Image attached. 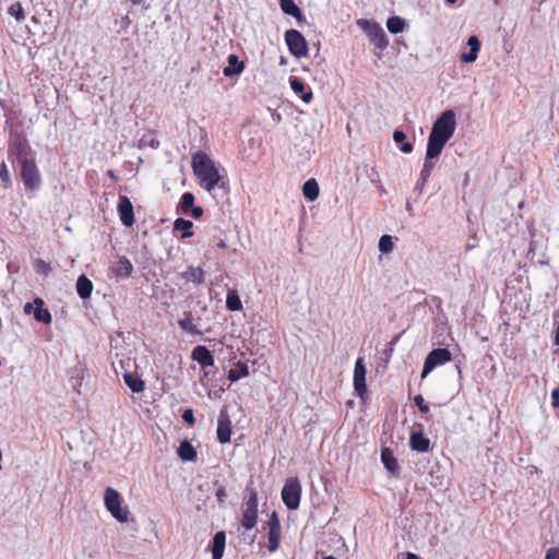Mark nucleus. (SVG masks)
I'll return each instance as SVG.
<instances>
[{
	"label": "nucleus",
	"mask_w": 559,
	"mask_h": 559,
	"mask_svg": "<svg viewBox=\"0 0 559 559\" xmlns=\"http://www.w3.org/2000/svg\"><path fill=\"white\" fill-rule=\"evenodd\" d=\"M215 496L217 498V500L219 502H224L226 497H227V492H226V489L223 485H219V487L217 488L216 492H215Z\"/></svg>",
	"instance_id": "37998d69"
},
{
	"label": "nucleus",
	"mask_w": 559,
	"mask_h": 559,
	"mask_svg": "<svg viewBox=\"0 0 559 559\" xmlns=\"http://www.w3.org/2000/svg\"><path fill=\"white\" fill-rule=\"evenodd\" d=\"M248 497L243 503L241 525L245 530H252L258 521V493L254 488H247Z\"/></svg>",
	"instance_id": "20e7f679"
},
{
	"label": "nucleus",
	"mask_w": 559,
	"mask_h": 559,
	"mask_svg": "<svg viewBox=\"0 0 559 559\" xmlns=\"http://www.w3.org/2000/svg\"><path fill=\"white\" fill-rule=\"evenodd\" d=\"M249 374V368L246 364L238 362V369H230L228 371V379L231 382L238 381L241 377Z\"/></svg>",
	"instance_id": "2f4dec72"
},
{
	"label": "nucleus",
	"mask_w": 559,
	"mask_h": 559,
	"mask_svg": "<svg viewBox=\"0 0 559 559\" xmlns=\"http://www.w3.org/2000/svg\"><path fill=\"white\" fill-rule=\"evenodd\" d=\"M323 559H336V558H334L333 556H326Z\"/></svg>",
	"instance_id": "052dcab7"
},
{
	"label": "nucleus",
	"mask_w": 559,
	"mask_h": 559,
	"mask_svg": "<svg viewBox=\"0 0 559 559\" xmlns=\"http://www.w3.org/2000/svg\"><path fill=\"white\" fill-rule=\"evenodd\" d=\"M401 151L405 154H409L413 152V144L409 142L402 143Z\"/></svg>",
	"instance_id": "de8ad7c7"
},
{
	"label": "nucleus",
	"mask_w": 559,
	"mask_h": 559,
	"mask_svg": "<svg viewBox=\"0 0 559 559\" xmlns=\"http://www.w3.org/2000/svg\"><path fill=\"white\" fill-rule=\"evenodd\" d=\"M193 203H194V195L190 192L183 193L181 197V200H180L181 211L187 213L189 210H191L193 207Z\"/></svg>",
	"instance_id": "473e14b6"
},
{
	"label": "nucleus",
	"mask_w": 559,
	"mask_h": 559,
	"mask_svg": "<svg viewBox=\"0 0 559 559\" xmlns=\"http://www.w3.org/2000/svg\"><path fill=\"white\" fill-rule=\"evenodd\" d=\"M227 61L228 66L223 70L225 76L238 75L243 71L245 64L236 55H229Z\"/></svg>",
	"instance_id": "412c9836"
},
{
	"label": "nucleus",
	"mask_w": 559,
	"mask_h": 559,
	"mask_svg": "<svg viewBox=\"0 0 559 559\" xmlns=\"http://www.w3.org/2000/svg\"><path fill=\"white\" fill-rule=\"evenodd\" d=\"M406 210H407L408 212H411V211H412V204H411V202H406Z\"/></svg>",
	"instance_id": "13d9d810"
},
{
	"label": "nucleus",
	"mask_w": 559,
	"mask_h": 559,
	"mask_svg": "<svg viewBox=\"0 0 559 559\" xmlns=\"http://www.w3.org/2000/svg\"><path fill=\"white\" fill-rule=\"evenodd\" d=\"M302 193L305 198L313 201L319 195V186L314 179H309L304 183Z\"/></svg>",
	"instance_id": "bb28decb"
},
{
	"label": "nucleus",
	"mask_w": 559,
	"mask_h": 559,
	"mask_svg": "<svg viewBox=\"0 0 559 559\" xmlns=\"http://www.w3.org/2000/svg\"><path fill=\"white\" fill-rule=\"evenodd\" d=\"M231 428L230 419L225 409L221 411L218 423H217V439L221 443H227L230 441Z\"/></svg>",
	"instance_id": "2eb2a0df"
},
{
	"label": "nucleus",
	"mask_w": 559,
	"mask_h": 559,
	"mask_svg": "<svg viewBox=\"0 0 559 559\" xmlns=\"http://www.w3.org/2000/svg\"><path fill=\"white\" fill-rule=\"evenodd\" d=\"M179 326L188 332H194V325L192 324V320L190 318H185L178 321Z\"/></svg>",
	"instance_id": "ea45409f"
},
{
	"label": "nucleus",
	"mask_w": 559,
	"mask_h": 559,
	"mask_svg": "<svg viewBox=\"0 0 559 559\" xmlns=\"http://www.w3.org/2000/svg\"><path fill=\"white\" fill-rule=\"evenodd\" d=\"M177 453L182 461L187 462L194 461L197 457L195 449L187 440L180 442Z\"/></svg>",
	"instance_id": "b1692460"
},
{
	"label": "nucleus",
	"mask_w": 559,
	"mask_h": 559,
	"mask_svg": "<svg viewBox=\"0 0 559 559\" xmlns=\"http://www.w3.org/2000/svg\"><path fill=\"white\" fill-rule=\"evenodd\" d=\"M432 169L433 163L429 162V159L426 158L423 169L420 171V180L423 181V185H425L426 181L428 180Z\"/></svg>",
	"instance_id": "c9c22d12"
},
{
	"label": "nucleus",
	"mask_w": 559,
	"mask_h": 559,
	"mask_svg": "<svg viewBox=\"0 0 559 559\" xmlns=\"http://www.w3.org/2000/svg\"><path fill=\"white\" fill-rule=\"evenodd\" d=\"M379 250L383 253H388L393 249L392 237L389 235H383L379 240Z\"/></svg>",
	"instance_id": "f704fd0d"
},
{
	"label": "nucleus",
	"mask_w": 559,
	"mask_h": 559,
	"mask_svg": "<svg viewBox=\"0 0 559 559\" xmlns=\"http://www.w3.org/2000/svg\"><path fill=\"white\" fill-rule=\"evenodd\" d=\"M467 45L469 47V51L463 52L460 58L463 62L472 63L477 59V53L480 49V41L473 35L468 37Z\"/></svg>",
	"instance_id": "a211bd4d"
},
{
	"label": "nucleus",
	"mask_w": 559,
	"mask_h": 559,
	"mask_svg": "<svg viewBox=\"0 0 559 559\" xmlns=\"http://www.w3.org/2000/svg\"><path fill=\"white\" fill-rule=\"evenodd\" d=\"M406 559H419V557L415 554H412V552H407L406 554Z\"/></svg>",
	"instance_id": "603ef678"
},
{
	"label": "nucleus",
	"mask_w": 559,
	"mask_h": 559,
	"mask_svg": "<svg viewBox=\"0 0 559 559\" xmlns=\"http://www.w3.org/2000/svg\"><path fill=\"white\" fill-rule=\"evenodd\" d=\"M456 128L454 110L448 109L436 119L428 136L426 157L435 159L441 154L445 143L453 136Z\"/></svg>",
	"instance_id": "f257e3e1"
},
{
	"label": "nucleus",
	"mask_w": 559,
	"mask_h": 559,
	"mask_svg": "<svg viewBox=\"0 0 559 559\" xmlns=\"http://www.w3.org/2000/svg\"><path fill=\"white\" fill-rule=\"evenodd\" d=\"M93 290L92 282L84 275H80L76 281V292L82 299L91 297Z\"/></svg>",
	"instance_id": "5701e85b"
},
{
	"label": "nucleus",
	"mask_w": 559,
	"mask_h": 559,
	"mask_svg": "<svg viewBox=\"0 0 559 559\" xmlns=\"http://www.w3.org/2000/svg\"><path fill=\"white\" fill-rule=\"evenodd\" d=\"M272 118L274 121L276 122H280L281 121V115L280 114H276V112H273L272 114Z\"/></svg>",
	"instance_id": "3c124183"
},
{
	"label": "nucleus",
	"mask_w": 559,
	"mask_h": 559,
	"mask_svg": "<svg viewBox=\"0 0 559 559\" xmlns=\"http://www.w3.org/2000/svg\"><path fill=\"white\" fill-rule=\"evenodd\" d=\"M0 180L5 189L10 188L12 185L11 176L4 162L0 165Z\"/></svg>",
	"instance_id": "72a5a7b5"
},
{
	"label": "nucleus",
	"mask_w": 559,
	"mask_h": 559,
	"mask_svg": "<svg viewBox=\"0 0 559 559\" xmlns=\"http://www.w3.org/2000/svg\"><path fill=\"white\" fill-rule=\"evenodd\" d=\"M123 379L126 384L130 388L132 392L140 393L144 390V382L140 378L133 376L132 373H124Z\"/></svg>",
	"instance_id": "cd10ccee"
},
{
	"label": "nucleus",
	"mask_w": 559,
	"mask_h": 559,
	"mask_svg": "<svg viewBox=\"0 0 559 559\" xmlns=\"http://www.w3.org/2000/svg\"><path fill=\"white\" fill-rule=\"evenodd\" d=\"M191 358L199 362L202 369L214 365V357L211 352L203 345H199L193 348Z\"/></svg>",
	"instance_id": "dca6fc26"
},
{
	"label": "nucleus",
	"mask_w": 559,
	"mask_h": 559,
	"mask_svg": "<svg viewBox=\"0 0 559 559\" xmlns=\"http://www.w3.org/2000/svg\"><path fill=\"white\" fill-rule=\"evenodd\" d=\"M285 41L289 52L296 58L306 57L308 55V45L304 35L296 29L285 32Z\"/></svg>",
	"instance_id": "6e6552de"
},
{
	"label": "nucleus",
	"mask_w": 559,
	"mask_h": 559,
	"mask_svg": "<svg viewBox=\"0 0 559 559\" xmlns=\"http://www.w3.org/2000/svg\"><path fill=\"white\" fill-rule=\"evenodd\" d=\"M452 355L447 348L432 349L426 357L421 378H426L437 366L451 361Z\"/></svg>",
	"instance_id": "1a4fd4ad"
},
{
	"label": "nucleus",
	"mask_w": 559,
	"mask_h": 559,
	"mask_svg": "<svg viewBox=\"0 0 559 559\" xmlns=\"http://www.w3.org/2000/svg\"><path fill=\"white\" fill-rule=\"evenodd\" d=\"M269 544L267 548L271 552H274L280 547V539L282 534V527L280 519L275 512L272 513L269 522Z\"/></svg>",
	"instance_id": "9b49d317"
},
{
	"label": "nucleus",
	"mask_w": 559,
	"mask_h": 559,
	"mask_svg": "<svg viewBox=\"0 0 559 559\" xmlns=\"http://www.w3.org/2000/svg\"><path fill=\"white\" fill-rule=\"evenodd\" d=\"M226 307L230 311H238L242 308L241 300L235 290L228 292Z\"/></svg>",
	"instance_id": "7c9ffc66"
},
{
	"label": "nucleus",
	"mask_w": 559,
	"mask_h": 559,
	"mask_svg": "<svg viewBox=\"0 0 559 559\" xmlns=\"http://www.w3.org/2000/svg\"><path fill=\"white\" fill-rule=\"evenodd\" d=\"M111 270L117 277H128L133 266L127 258L122 257L112 265Z\"/></svg>",
	"instance_id": "4be33fe9"
},
{
	"label": "nucleus",
	"mask_w": 559,
	"mask_h": 559,
	"mask_svg": "<svg viewBox=\"0 0 559 559\" xmlns=\"http://www.w3.org/2000/svg\"><path fill=\"white\" fill-rule=\"evenodd\" d=\"M104 504L107 511L120 523L129 520V511L121 507V496L112 487H107L104 493Z\"/></svg>",
	"instance_id": "7ed1b4c3"
},
{
	"label": "nucleus",
	"mask_w": 559,
	"mask_h": 559,
	"mask_svg": "<svg viewBox=\"0 0 559 559\" xmlns=\"http://www.w3.org/2000/svg\"><path fill=\"white\" fill-rule=\"evenodd\" d=\"M414 402L421 413L426 414L429 412V406H428V404H426V402L421 395H416L414 397Z\"/></svg>",
	"instance_id": "4c0bfd02"
},
{
	"label": "nucleus",
	"mask_w": 559,
	"mask_h": 559,
	"mask_svg": "<svg viewBox=\"0 0 559 559\" xmlns=\"http://www.w3.org/2000/svg\"><path fill=\"white\" fill-rule=\"evenodd\" d=\"M192 168L200 180V185L209 192L219 186L221 175L215 163L206 153L198 151L192 155Z\"/></svg>",
	"instance_id": "f03ea898"
},
{
	"label": "nucleus",
	"mask_w": 559,
	"mask_h": 559,
	"mask_svg": "<svg viewBox=\"0 0 559 559\" xmlns=\"http://www.w3.org/2000/svg\"><path fill=\"white\" fill-rule=\"evenodd\" d=\"M406 139V134L403 131L395 130L393 132V140L395 143H404Z\"/></svg>",
	"instance_id": "a18cd8bd"
},
{
	"label": "nucleus",
	"mask_w": 559,
	"mask_h": 559,
	"mask_svg": "<svg viewBox=\"0 0 559 559\" xmlns=\"http://www.w3.org/2000/svg\"><path fill=\"white\" fill-rule=\"evenodd\" d=\"M381 461L384 467L391 473L399 472V463L396 459L393 456V453L390 449L384 448L381 451Z\"/></svg>",
	"instance_id": "393cba45"
},
{
	"label": "nucleus",
	"mask_w": 559,
	"mask_h": 559,
	"mask_svg": "<svg viewBox=\"0 0 559 559\" xmlns=\"http://www.w3.org/2000/svg\"><path fill=\"white\" fill-rule=\"evenodd\" d=\"M409 447L413 451L425 453L429 451L430 440L423 432H412L409 438Z\"/></svg>",
	"instance_id": "f3484780"
},
{
	"label": "nucleus",
	"mask_w": 559,
	"mask_h": 559,
	"mask_svg": "<svg viewBox=\"0 0 559 559\" xmlns=\"http://www.w3.org/2000/svg\"><path fill=\"white\" fill-rule=\"evenodd\" d=\"M191 211H192V216H193L194 218H199V217H201V216H202V214H203V210H202V207H200V206H193V207L191 209Z\"/></svg>",
	"instance_id": "09e8293b"
},
{
	"label": "nucleus",
	"mask_w": 559,
	"mask_h": 559,
	"mask_svg": "<svg viewBox=\"0 0 559 559\" xmlns=\"http://www.w3.org/2000/svg\"><path fill=\"white\" fill-rule=\"evenodd\" d=\"M180 276L186 282H192L194 284H202L205 281V272L200 266H189Z\"/></svg>",
	"instance_id": "6ab92c4d"
},
{
	"label": "nucleus",
	"mask_w": 559,
	"mask_h": 559,
	"mask_svg": "<svg viewBox=\"0 0 559 559\" xmlns=\"http://www.w3.org/2000/svg\"><path fill=\"white\" fill-rule=\"evenodd\" d=\"M133 4H141L144 0H130Z\"/></svg>",
	"instance_id": "4d7b16f0"
},
{
	"label": "nucleus",
	"mask_w": 559,
	"mask_h": 559,
	"mask_svg": "<svg viewBox=\"0 0 559 559\" xmlns=\"http://www.w3.org/2000/svg\"><path fill=\"white\" fill-rule=\"evenodd\" d=\"M43 306L44 301L40 298H36L33 304H25L24 311L28 314L33 313L36 321L48 324L51 322V314Z\"/></svg>",
	"instance_id": "ddd939ff"
},
{
	"label": "nucleus",
	"mask_w": 559,
	"mask_h": 559,
	"mask_svg": "<svg viewBox=\"0 0 559 559\" xmlns=\"http://www.w3.org/2000/svg\"><path fill=\"white\" fill-rule=\"evenodd\" d=\"M301 98L305 103H309L312 99V92L309 91L304 93Z\"/></svg>",
	"instance_id": "8fccbe9b"
},
{
	"label": "nucleus",
	"mask_w": 559,
	"mask_h": 559,
	"mask_svg": "<svg viewBox=\"0 0 559 559\" xmlns=\"http://www.w3.org/2000/svg\"><path fill=\"white\" fill-rule=\"evenodd\" d=\"M108 176L115 178V173L112 170H108Z\"/></svg>",
	"instance_id": "bf43d9fd"
},
{
	"label": "nucleus",
	"mask_w": 559,
	"mask_h": 559,
	"mask_svg": "<svg viewBox=\"0 0 559 559\" xmlns=\"http://www.w3.org/2000/svg\"><path fill=\"white\" fill-rule=\"evenodd\" d=\"M425 185H423V181L420 180V178L418 179L417 183H416V188L421 190L424 188Z\"/></svg>",
	"instance_id": "5fc2aeb1"
},
{
	"label": "nucleus",
	"mask_w": 559,
	"mask_h": 559,
	"mask_svg": "<svg viewBox=\"0 0 559 559\" xmlns=\"http://www.w3.org/2000/svg\"><path fill=\"white\" fill-rule=\"evenodd\" d=\"M281 9L287 15H292L297 20L302 17L301 10L294 2V0H281Z\"/></svg>",
	"instance_id": "a878e982"
},
{
	"label": "nucleus",
	"mask_w": 559,
	"mask_h": 559,
	"mask_svg": "<svg viewBox=\"0 0 559 559\" xmlns=\"http://www.w3.org/2000/svg\"><path fill=\"white\" fill-rule=\"evenodd\" d=\"M217 247H218V248L224 249V248H226V242H225L224 240H221V241L217 243Z\"/></svg>",
	"instance_id": "6e6d98bb"
},
{
	"label": "nucleus",
	"mask_w": 559,
	"mask_h": 559,
	"mask_svg": "<svg viewBox=\"0 0 559 559\" xmlns=\"http://www.w3.org/2000/svg\"><path fill=\"white\" fill-rule=\"evenodd\" d=\"M118 213H119V217H120L122 224L126 227H131L134 224L135 219H134L133 205L128 197H126V195L119 197Z\"/></svg>",
	"instance_id": "4468645a"
},
{
	"label": "nucleus",
	"mask_w": 559,
	"mask_h": 559,
	"mask_svg": "<svg viewBox=\"0 0 559 559\" xmlns=\"http://www.w3.org/2000/svg\"><path fill=\"white\" fill-rule=\"evenodd\" d=\"M386 27L390 33L399 34L404 31L405 23L404 20L399 16L389 17L386 21Z\"/></svg>",
	"instance_id": "c756f323"
},
{
	"label": "nucleus",
	"mask_w": 559,
	"mask_h": 559,
	"mask_svg": "<svg viewBox=\"0 0 559 559\" xmlns=\"http://www.w3.org/2000/svg\"><path fill=\"white\" fill-rule=\"evenodd\" d=\"M356 24L377 48L384 49L388 46L386 35L380 24L365 19L357 20Z\"/></svg>",
	"instance_id": "39448f33"
},
{
	"label": "nucleus",
	"mask_w": 559,
	"mask_h": 559,
	"mask_svg": "<svg viewBox=\"0 0 559 559\" xmlns=\"http://www.w3.org/2000/svg\"><path fill=\"white\" fill-rule=\"evenodd\" d=\"M9 13L14 16L17 21H21L25 17L23 8L21 3L15 2L9 8Z\"/></svg>",
	"instance_id": "e433bc0d"
},
{
	"label": "nucleus",
	"mask_w": 559,
	"mask_h": 559,
	"mask_svg": "<svg viewBox=\"0 0 559 559\" xmlns=\"http://www.w3.org/2000/svg\"><path fill=\"white\" fill-rule=\"evenodd\" d=\"M555 343L557 345H559V323H558V326H557V330H556Z\"/></svg>",
	"instance_id": "864d4df0"
},
{
	"label": "nucleus",
	"mask_w": 559,
	"mask_h": 559,
	"mask_svg": "<svg viewBox=\"0 0 559 559\" xmlns=\"http://www.w3.org/2000/svg\"><path fill=\"white\" fill-rule=\"evenodd\" d=\"M448 3H454L456 0H445Z\"/></svg>",
	"instance_id": "680f3d73"
},
{
	"label": "nucleus",
	"mask_w": 559,
	"mask_h": 559,
	"mask_svg": "<svg viewBox=\"0 0 559 559\" xmlns=\"http://www.w3.org/2000/svg\"><path fill=\"white\" fill-rule=\"evenodd\" d=\"M301 497V485L298 478H288L282 489V499L289 510L298 509Z\"/></svg>",
	"instance_id": "0eeeda50"
},
{
	"label": "nucleus",
	"mask_w": 559,
	"mask_h": 559,
	"mask_svg": "<svg viewBox=\"0 0 559 559\" xmlns=\"http://www.w3.org/2000/svg\"><path fill=\"white\" fill-rule=\"evenodd\" d=\"M545 559H559V548L551 547L546 551Z\"/></svg>",
	"instance_id": "c03bdc74"
},
{
	"label": "nucleus",
	"mask_w": 559,
	"mask_h": 559,
	"mask_svg": "<svg viewBox=\"0 0 559 559\" xmlns=\"http://www.w3.org/2000/svg\"><path fill=\"white\" fill-rule=\"evenodd\" d=\"M9 154L15 156L19 163H22L23 159L33 158L27 140L21 135H15L10 141Z\"/></svg>",
	"instance_id": "9d476101"
},
{
	"label": "nucleus",
	"mask_w": 559,
	"mask_h": 559,
	"mask_svg": "<svg viewBox=\"0 0 559 559\" xmlns=\"http://www.w3.org/2000/svg\"><path fill=\"white\" fill-rule=\"evenodd\" d=\"M182 419L189 424L190 426L194 425L195 423V419H194V415H193V411L191 408H188L183 412L182 414Z\"/></svg>",
	"instance_id": "79ce46f5"
},
{
	"label": "nucleus",
	"mask_w": 559,
	"mask_h": 559,
	"mask_svg": "<svg viewBox=\"0 0 559 559\" xmlns=\"http://www.w3.org/2000/svg\"><path fill=\"white\" fill-rule=\"evenodd\" d=\"M551 405L555 408L559 407V386L551 392Z\"/></svg>",
	"instance_id": "49530a36"
},
{
	"label": "nucleus",
	"mask_w": 559,
	"mask_h": 559,
	"mask_svg": "<svg viewBox=\"0 0 559 559\" xmlns=\"http://www.w3.org/2000/svg\"><path fill=\"white\" fill-rule=\"evenodd\" d=\"M226 543L225 532L219 531L213 537L212 559H222Z\"/></svg>",
	"instance_id": "aec40b11"
},
{
	"label": "nucleus",
	"mask_w": 559,
	"mask_h": 559,
	"mask_svg": "<svg viewBox=\"0 0 559 559\" xmlns=\"http://www.w3.org/2000/svg\"><path fill=\"white\" fill-rule=\"evenodd\" d=\"M36 267L37 272L43 273L45 275H47L51 270L49 263L45 262L44 260H38Z\"/></svg>",
	"instance_id": "a19ab883"
},
{
	"label": "nucleus",
	"mask_w": 559,
	"mask_h": 559,
	"mask_svg": "<svg viewBox=\"0 0 559 559\" xmlns=\"http://www.w3.org/2000/svg\"><path fill=\"white\" fill-rule=\"evenodd\" d=\"M366 373L367 370L364 364V358L359 357L356 360L354 369V389L360 397H364V394L367 392Z\"/></svg>",
	"instance_id": "f8f14e48"
},
{
	"label": "nucleus",
	"mask_w": 559,
	"mask_h": 559,
	"mask_svg": "<svg viewBox=\"0 0 559 559\" xmlns=\"http://www.w3.org/2000/svg\"><path fill=\"white\" fill-rule=\"evenodd\" d=\"M193 224L191 221L185 219V218H177L174 223V229L175 230H182L183 234L181 235V238H188L191 237L193 234L191 231Z\"/></svg>",
	"instance_id": "c85d7f7f"
},
{
	"label": "nucleus",
	"mask_w": 559,
	"mask_h": 559,
	"mask_svg": "<svg viewBox=\"0 0 559 559\" xmlns=\"http://www.w3.org/2000/svg\"><path fill=\"white\" fill-rule=\"evenodd\" d=\"M19 164L21 166V176L25 188L31 191L37 190L40 187L41 179L34 157L23 159L22 163Z\"/></svg>",
	"instance_id": "423d86ee"
},
{
	"label": "nucleus",
	"mask_w": 559,
	"mask_h": 559,
	"mask_svg": "<svg viewBox=\"0 0 559 559\" xmlns=\"http://www.w3.org/2000/svg\"><path fill=\"white\" fill-rule=\"evenodd\" d=\"M290 87L295 93H302L305 91V84L297 78L290 79Z\"/></svg>",
	"instance_id": "58836bf2"
}]
</instances>
